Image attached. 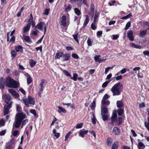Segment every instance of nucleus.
<instances>
[{"label": "nucleus", "instance_id": "52", "mask_svg": "<svg viewBox=\"0 0 149 149\" xmlns=\"http://www.w3.org/2000/svg\"><path fill=\"white\" fill-rule=\"evenodd\" d=\"M96 21H94V20H93V22L92 23L91 25V28H96Z\"/></svg>", "mask_w": 149, "mask_h": 149}, {"label": "nucleus", "instance_id": "53", "mask_svg": "<svg viewBox=\"0 0 149 149\" xmlns=\"http://www.w3.org/2000/svg\"><path fill=\"white\" fill-rule=\"evenodd\" d=\"M72 57L76 59H77L79 58L78 56L75 54H72Z\"/></svg>", "mask_w": 149, "mask_h": 149}, {"label": "nucleus", "instance_id": "49", "mask_svg": "<svg viewBox=\"0 0 149 149\" xmlns=\"http://www.w3.org/2000/svg\"><path fill=\"white\" fill-rule=\"evenodd\" d=\"M83 125V123H81L79 124H78L76 126V129L81 128L82 127Z\"/></svg>", "mask_w": 149, "mask_h": 149}, {"label": "nucleus", "instance_id": "6", "mask_svg": "<svg viewBox=\"0 0 149 149\" xmlns=\"http://www.w3.org/2000/svg\"><path fill=\"white\" fill-rule=\"evenodd\" d=\"M7 104L5 105L4 107V115H6L8 113L9 110L12 107V102Z\"/></svg>", "mask_w": 149, "mask_h": 149}, {"label": "nucleus", "instance_id": "8", "mask_svg": "<svg viewBox=\"0 0 149 149\" xmlns=\"http://www.w3.org/2000/svg\"><path fill=\"white\" fill-rule=\"evenodd\" d=\"M3 100L6 104H10V102H12L11 101H10L11 97L10 94L5 95L4 97Z\"/></svg>", "mask_w": 149, "mask_h": 149}, {"label": "nucleus", "instance_id": "4", "mask_svg": "<svg viewBox=\"0 0 149 149\" xmlns=\"http://www.w3.org/2000/svg\"><path fill=\"white\" fill-rule=\"evenodd\" d=\"M23 102L26 107H29V104L34 105L35 104V99L31 96H29L28 98L23 99L22 100Z\"/></svg>", "mask_w": 149, "mask_h": 149}, {"label": "nucleus", "instance_id": "24", "mask_svg": "<svg viewBox=\"0 0 149 149\" xmlns=\"http://www.w3.org/2000/svg\"><path fill=\"white\" fill-rule=\"evenodd\" d=\"M41 30L43 31L42 29H40ZM44 29V35L37 42V43L39 44V43H41L43 39V38L44 36V35L46 31V29Z\"/></svg>", "mask_w": 149, "mask_h": 149}, {"label": "nucleus", "instance_id": "33", "mask_svg": "<svg viewBox=\"0 0 149 149\" xmlns=\"http://www.w3.org/2000/svg\"><path fill=\"white\" fill-rule=\"evenodd\" d=\"M95 101L94 100L90 106V107L92 110H93L95 109Z\"/></svg>", "mask_w": 149, "mask_h": 149}, {"label": "nucleus", "instance_id": "64", "mask_svg": "<svg viewBox=\"0 0 149 149\" xmlns=\"http://www.w3.org/2000/svg\"><path fill=\"white\" fill-rule=\"evenodd\" d=\"M66 49L67 51H69L72 50L73 49L72 47L70 46H67L66 47Z\"/></svg>", "mask_w": 149, "mask_h": 149}, {"label": "nucleus", "instance_id": "56", "mask_svg": "<svg viewBox=\"0 0 149 149\" xmlns=\"http://www.w3.org/2000/svg\"><path fill=\"white\" fill-rule=\"evenodd\" d=\"M145 127L147 128V130L149 131V119L148 120V122L147 123L145 122L144 123Z\"/></svg>", "mask_w": 149, "mask_h": 149}, {"label": "nucleus", "instance_id": "23", "mask_svg": "<svg viewBox=\"0 0 149 149\" xmlns=\"http://www.w3.org/2000/svg\"><path fill=\"white\" fill-rule=\"evenodd\" d=\"M139 149H144L145 147V145L141 142H139L137 145Z\"/></svg>", "mask_w": 149, "mask_h": 149}, {"label": "nucleus", "instance_id": "28", "mask_svg": "<svg viewBox=\"0 0 149 149\" xmlns=\"http://www.w3.org/2000/svg\"><path fill=\"white\" fill-rule=\"evenodd\" d=\"M63 53V52H60L56 53V55L55 56V58H56L58 59H59L61 57H62Z\"/></svg>", "mask_w": 149, "mask_h": 149}, {"label": "nucleus", "instance_id": "46", "mask_svg": "<svg viewBox=\"0 0 149 149\" xmlns=\"http://www.w3.org/2000/svg\"><path fill=\"white\" fill-rule=\"evenodd\" d=\"M113 67H108L107 68H106L105 69V74H106L107 73L109 72V70H112L113 68Z\"/></svg>", "mask_w": 149, "mask_h": 149}, {"label": "nucleus", "instance_id": "45", "mask_svg": "<svg viewBox=\"0 0 149 149\" xmlns=\"http://www.w3.org/2000/svg\"><path fill=\"white\" fill-rule=\"evenodd\" d=\"M17 52L15 51H12L11 52V57L13 59L16 56Z\"/></svg>", "mask_w": 149, "mask_h": 149}, {"label": "nucleus", "instance_id": "31", "mask_svg": "<svg viewBox=\"0 0 149 149\" xmlns=\"http://www.w3.org/2000/svg\"><path fill=\"white\" fill-rule=\"evenodd\" d=\"M100 55H96L94 57V59L95 62H98L99 63H100L101 59L99 58L100 57Z\"/></svg>", "mask_w": 149, "mask_h": 149}, {"label": "nucleus", "instance_id": "44", "mask_svg": "<svg viewBox=\"0 0 149 149\" xmlns=\"http://www.w3.org/2000/svg\"><path fill=\"white\" fill-rule=\"evenodd\" d=\"M74 11L75 13L77 15L79 16L81 14V12L77 8H74Z\"/></svg>", "mask_w": 149, "mask_h": 149}, {"label": "nucleus", "instance_id": "27", "mask_svg": "<svg viewBox=\"0 0 149 149\" xmlns=\"http://www.w3.org/2000/svg\"><path fill=\"white\" fill-rule=\"evenodd\" d=\"M118 147V142L116 141L114 142L111 148V149H117Z\"/></svg>", "mask_w": 149, "mask_h": 149}, {"label": "nucleus", "instance_id": "60", "mask_svg": "<svg viewBox=\"0 0 149 149\" xmlns=\"http://www.w3.org/2000/svg\"><path fill=\"white\" fill-rule=\"evenodd\" d=\"M70 131L68 132L66 135L65 136V140H66L69 137L70 135Z\"/></svg>", "mask_w": 149, "mask_h": 149}, {"label": "nucleus", "instance_id": "59", "mask_svg": "<svg viewBox=\"0 0 149 149\" xmlns=\"http://www.w3.org/2000/svg\"><path fill=\"white\" fill-rule=\"evenodd\" d=\"M49 10V9H46L45 10L44 13H43V14L46 15H48Z\"/></svg>", "mask_w": 149, "mask_h": 149}, {"label": "nucleus", "instance_id": "37", "mask_svg": "<svg viewBox=\"0 0 149 149\" xmlns=\"http://www.w3.org/2000/svg\"><path fill=\"white\" fill-rule=\"evenodd\" d=\"M73 38L79 44V41L78 39V38L79 37L78 36V33H77L75 34H73Z\"/></svg>", "mask_w": 149, "mask_h": 149}, {"label": "nucleus", "instance_id": "32", "mask_svg": "<svg viewBox=\"0 0 149 149\" xmlns=\"http://www.w3.org/2000/svg\"><path fill=\"white\" fill-rule=\"evenodd\" d=\"M103 121L107 120H108V114H103L101 115Z\"/></svg>", "mask_w": 149, "mask_h": 149}, {"label": "nucleus", "instance_id": "17", "mask_svg": "<svg viewBox=\"0 0 149 149\" xmlns=\"http://www.w3.org/2000/svg\"><path fill=\"white\" fill-rule=\"evenodd\" d=\"M36 27L37 28H46L45 24L43 22H41L36 25Z\"/></svg>", "mask_w": 149, "mask_h": 149}, {"label": "nucleus", "instance_id": "20", "mask_svg": "<svg viewBox=\"0 0 149 149\" xmlns=\"http://www.w3.org/2000/svg\"><path fill=\"white\" fill-rule=\"evenodd\" d=\"M58 108L59 109V110H58V113H60L61 112L63 113H66L67 112V110L64 109H63L62 107L60 106H58Z\"/></svg>", "mask_w": 149, "mask_h": 149}, {"label": "nucleus", "instance_id": "58", "mask_svg": "<svg viewBox=\"0 0 149 149\" xmlns=\"http://www.w3.org/2000/svg\"><path fill=\"white\" fill-rule=\"evenodd\" d=\"M109 81H106L104 82L102 85V87L103 88L105 87L107 85Z\"/></svg>", "mask_w": 149, "mask_h": 149}, {"label": "nucleus", "instance_id": "62", "mask_svg": "<svg viewBox=\"0 0 149 149\" xmlns=\"http://www.w3.org/2000/svg\"><path fill=\"white\" fill-rule=\"evenodd\" d=\"M118 121L119 122L118 125H119L121 124L122 123V118L120 117H119L118 118Z\"/></svg>", "mask_w": 149, "mask_h": 149}, {"label": "nucleus", "instance_id": "9", "mask_svg": "<svg viewBox=\"0 0 149 149\" xmlns=\"http://www.w3.org/2000/svg\"><path fill=\"white\" fill-rule=\"evenodd\" d=\"M8 91L11 95L14 97L17 98L19 96V95L13 89H8Z\"/></svg>", "mask_w": 149, "mask_h": 149}, {"label": "nucleus", "instance_id": "18", "mask_svg": "<svg viewBox=\"0 0 149 149\" xmlns=\"http://www.w3.org/2000/svg\"><path fill=\"white\" fill-rule=\"evenodd\" d=\"M85 19L84 21V23L83 24V26L85 27L88 23L89 22V18L88 16L87 15H85Z\"/></svg>", "mask_w": 149, "mask_h": 149}, {"label": "nucleus", "instance_id": "1", "mask_svg": "<svg viewBox=\"0 0 149 149\" xmlns=\"http://www.w3.org/2000/svg\"><path fill=\"white\" fill-rule=\"evenodd\" d=\"M27 116L26 114L23 112H20L17 113L15 118V121L13 124L14 127L18 128L21 125V128H23V126L26 125L28 122V120L26 119Z\"/></svg>", "mask_w": 149, "mask_h": 149}, {"label": "nucleus", "instance_id": "61", "mask_svg": "<svg viewBox=\"0 0 149 149\" xmlns=\"http://www.w3.org/2000/svg\"><path fill=\"white\" fill-rule=\"evenodd\" d=\"M30 112L33 114L35 116L36 115V113L35 109H31L30 111Z\"/></svg>", "mask_w": 149, "mask_h": 149}, {"label": "nucleus", "instance_id": "2", "mask_svg": "<svg viewBox=\"0 0 149 149\" xmlns=\"http://www.w3.org/2000/svg\"><path fill=\"white\" fill-rule=\"evenodd\" d=\"M123 89V86L120 83L115 84L111 89L113 96L118 95H120Z\"/></svg>", "mask_w": 149, "mask_h": 149}, {"label": "nucleus", "instance_id": "13", "mask_svg": "<svg viewBox=\"0 0 149 149\" xmlns=\"http://www.w3.org/2000/svg\"><path fill=\"white\" fill-rule=\"evenodd\" d=\"M5 83V81L3 79V77L0 78V89H3L4 88V83Z\"/></svg>", "mask_w": 149, "mask_h": 149}, {"label": "nucleus", "instance_id": "11", "mask_svg": "<svg viewBox=\"0 0 149 149\" xmlns=\"http://www.w3.org/2000/svg\"><path fill=\"white\" fill-rule=\"evenodd\" d=\"M108 109L106 107L102 106L101 108V115L108 114Z\"/></svg>", "mask_w": 149, "mask_h": 149}, {"label": "nucleus", "instance_id": "34", "mask_svg": "<svg viewBox=\"0 0 149 149\" xmlns=\"http://www.w3.org/2000/svg\"><path fill=\"white\" fill-rule=\"evenodd\" d=\"M72 8V6L70 4H68L67 6H65V10L67 12H68L71 10Z\"/></svg>", "mask_w": 149, "mask_h": 149}, {"label": "nucleus", "instance_id": "48", "mask_svg": "<svg viewBox=\"0 0 149 149\" xmlns=\"http://www.w3.org/2000/svg\"><path fill=\"white\" fill-rule=\"evenodd\" d=\"M78 77V75L76 73H75L73 74V77H72V79L74 81H77V78Z\"/></svg>", "mask_w": 149, "mask_h": 149}, {"label": "nucleus", "instance_id": "30", "mask_svg": "<svg viewBox=\"0 0 149 149\" xmlns=\"http://www.w3.org/2000/svg\"><path fill=\"white\" fill-rule=\"evenodd\" d=\"M23 37L24 40L27 42L30 43V38L29 36H26L24 35H23Z\"/></svg>", "mask_w": 149, "mask_h": 149}, {"label": "nucleus", "instance_id": "14", "mask_svg": "<svg viewBox=\"0 0 149 149\" xmlns=\"http://www.w3.org/2000/svg\"><path fill=\"white\" fill-rule=\"evenodd\" d=\"M88 132V130H81L80 131L79 135L82 137H84L85 136V134H86Z\"/></svg>", "mask_w": 149, "mask_h": 149}, {"label": "nucleus", "instance_id": "55", "mask_svg": "<svg viewBox=\"0 0 149 149\" xmlns=\"http://www.w3.org/2000/svg\"><path fill=\"white\" fill-rule=\"evenodd\" d=\"M19 133V131L17 130L14 131L13 132V135L14 136H16Z\"/></svg>", "mask_w": 149, "mask_h": 149}, {"label": "nucleus", "instance_id": "63", "mask_svg": "<svg viewBox=\"0 0 149 149\" xmlns=\"http://www.w3.org/2000/svg\"><path fill=\"white\" fill-rule=\"evenodd\" d=\"M143 53L145 55L149 56V50L144 51L143 52Z\"/></svg>", "mask_w": 149, "mask_h": 149}, {"label": "nucleus", "instance_id": "57", "mask_svg": "<svg viewBox=\"0 0 149 149\" xmlns=\"http://www.w3.org/2000/svg\"><path fill=\"white\" fill-rule=\"evenodd\" d=\"M63 72L64 74L70 77L71 76L70 74L68 71L65 70H64L63 71Z\"/></svg>", "mask_w": 149, "mask_h": 149}, {"label": "nucleus", "instance_id": "50", "mask_svg": "<svg viewBox=\"0 0 149 149\" xmlns=\"http://www.w3.org/2000/svg\"><path fill=\"white\" fill-rule=\"evenodd\" d=\"M92 42L90 39V38H88L87 41V43L88 44V46H91Z\"/></svg>", "mask_w": 149, "mask_h": 149}, {"label": "nucleus", "instance_id": "21", "mask_svg": "<svg viewBox=\"0 0 149 149\" xmlns=\"http://www.w3.org/2000/svg\"><path fill=\"white\" fill-rule=\"evenodd\" d=\"M102 103L103 106H104L105 107H107L109 105L110 102L108 100L102 101Z\"/></svg>", "mask_w": 149, "mask_h": 149}, {"label": "nucleus", "instance_id": "35", "mask_svg": "<svg viewBox=\"0 0 149 149\" xmlns=\"http://www.w3.org/2000/svg\"><path fill=\"white\" fill-rule=\"evenodd\" d=\"M36 63V61H33V60H31L29 62L30 66L32 68L33 67L35 66Z\"/></svg>", "mask_w": 149, "mask_h": 149}, {"label": "nucleus", "instance_id": "43", "mask_svg": "<svg viewBox=\"0 0 149 149\" xmlns=\"http://www.w3.org/2000/svg\"><path fill=\"white\" fill-rule=\"evenodd\" d=\"M22 49V47L20 45H18V46H16L15 47V49L17 52H19Z\"/></svg>", "mask_w": 149, "mask_h": 149}, {"label": "nucleus", "instance_id": "36", "mask_svg": "<svg viewBox=\"0 0 149 149\" xmlns=\"http://www.w3.org/2000/svg\"><path fill=\"white\" fill-rule=\"evenodd\" d=\"M82 0H70L72 3H76L78 4L81 3Z\"/></svg>", "mask_w": 149, "mask_h": 149}, {"label": "nucleus", "instance_id": "42", "mask_svg": "<svg viewBox=\"0 0 149 149\" xmlns=\"http://www.w3.org/2000/svg\"><path fill=\"white\" fill-rule=\"evenodd\" d=\"M132 16V15L131 13H130L128 15H126L125 16L121 18L123 19H125L128 18H130Z\"/></svg>", "mask_w": 149, "mask_h": 149}, {"label": "nucleus", "instance_id": "19", "mask_svg": "<svg viewBox=\"0 0 149 149\" xmlns=\"http://www.w3.org/2000/svg\"><path fill=\"white\" fill-rule=\"evenodd\" d=\"M120 133L119 128L117 127H115L113 130V134H115L118 135Z\"/></svg>", "mask_w": 149, "mask_h": 149}, {"label": "nucleus", "instance_id": "15", "mask_svg": "<svg viewBox=\"0 0 149 149\" xmlns=\"http://www.w3.org/2000/svg\"><path fill=\"white\" fill-rule=\"evenodd\" d=\"M28 22H29V23L26 25V26H24V28H30L31 26V25L32 27H34L35 24L34 22H33V24L32 22H31V21L28 20Z\"/></svg>", "mask_w": 149, "mask_h": 149}, {"label": "nucleus", "instance_id": "29", "mask_svg": "<svg viewBox=\"0 0 149 149\" xmlns=\"http://www.w3.org/2000/svg\"><path fill=\"white\" fill-rule=\"evenodd\" d=\"M112 139L111 138H108L107 141V143L108 146H110L112 142Z\"/></svg>", "mask_w": 149, "mask_h": 149}, {"label": "nucleus", "instance_id": "39", "mask_svg": "<svg viewBox=\"0 0 149 149\" xmlns=\"http://www.w3.org/2000/svg\"><path fill=\"white\" fill-rule=\"evenodd\" d=\"M118 114L119 116H121L123 114L124 110L120 108L118 109Z\"/></svg>", "mask_w": 149, "mask_h": 149}, {"label": "nucleus", "instance_id": "3", "mask_svg": "<svg viewBox=\"0 0 149 149\" xmlns=\"http://www.w3.org/2000/svg\"><path fill=\"white\" fill-rule=\"evenodd\" d=\"M5 83L6 86L10 88H17L19 86L18 82L9 77L6 78Z\"/></svg>", "mask_w": 149, "mask_h": 149}, {"label": "nucleus", "instance_id": "12", "mask_svg": "<svg viewBox=\"0 0 149 149\" xmlns=\"http://www.w3.org/2000/svg\"><path fill=\"white\" fill-rule=\"evenodd\" d=\"M70 56L68 53H66L64 54L63 53L62 58L63 61H68L70 59Z\"/></svg>", "mask_w": 149, "mask_h": 149}, {"label": "nucleus", "instance_id": "16", "mask_svg": "<svg viewBox=\"0 0 149 149\" xmlns=\"http://www.w3.org/2000/svg\"><path fill=\"white\" fill-rule=\"evenodd\" d=\"M117 115L116 113H114V112H113L112 114V116L111 118V122L113 123L116 120L117 118Z\"/></svg>", "mask_w": 149, "mask_h": 149}, {"label": "nucleus", "instance_id": "41", "mask_svg": "<svg viewBox=\"0 0 149 149\" xmlns=\"http://www.w3.org/2000/svg\"><path fill=\"white\" fill-rule=\"evenodd\" d=\"M92 115L93 117L91 118V121L93 124H95L96 123V118L94 114L93 113H92Z\"/></svg>", "mask_w": 149, "mask_h": 149}, {"label": "nucleus", "instance_id": "26", "mask_svg": "<svg viewBox=\"0 0 149 149\" xmlns=\"http://www.w3.org/2000/svg\"><path fill=\"white\" fill-rule=\"evenodd\" d=\"M116 104L117 107L118 108H120L123 107V105L122 102L120 101H117L116 102Z\"/></svg>", "mask_w": 149, "mask_h": 149}, {"label": "nucleus", "instance_id": "38", "mask_svg": "<svg viewBox=\"0 0 149 149\" xmlns=\"http://www.w3.org/2000/svg\"><path fill=\"white\" fill-rule=\"evenodd\" d=\"M141 24L144 26V27H148L149 28V22H148L143 21L142 22Z\"/></svg>", "mask_w": 149, "mask_h": 149}, {"label": "nucleus", "instance_id": "22", "mask_svg": "<svg viewBox=\"0 0 149 149\" xmlns=\"http://www.w3.org/2000/svg\"><path fill=\"white\" fill-rule=\"evenodd\" d=\"M130 44L131 47L135 48L140 49L142 48L141 46L139 45H136L133 43H131Z\"/></svg>", "mask_w": 149, "mask_h": 149}, {"label": "nucleus", "instance_id": "25", "mask_svg": "<svg viewBox=\"0 0 149 149\" xmlns=\"http://www.w3.org/2000/svg\"><path fill=\"white\" fill-rule=\"evenodd\" d=\"M27 75L28 77L27 79V83L28 85H29L32 81V79L29 74L27 73Z\"/></svg>", "mask_w": 149, "mask_h": 149}, {"label": "nucleus", "instance_id": "5", "mask_svg": "<svg viewBox=\"0 0 149 149\" xmlns=\"http://www.w3.org/2000/svg\"><path fill=\"white\" fill-rule=\"evenodd\" d=\"M15 140L12 139L11 141L8 143L6 149H13L15 147Z\"/></svg>", "mask_w": 149, "mask_h": 149}, {"label": "nucleus", "instance_id": "10", "mask_svg": "<svg viewBox=\"0 0 149 149\" xmlns=\"http://www.w3.org/2000/svg\"><path fill=\"white\" fill-rule=\"evenodd\" d=\"M127 37L131 41H132L134 40L133 32L132 31H129L127 33Z\"/></svg>", "mask_w": 149, "mask_h": 149}, {"label": "nucleus", "instance_id": "54", "mask_svg": "<svg viewBox=\"0 0 149 149\" xmlns=\"http://www.w3.org/2000/svg\"><path fill=\"white\" fill-rule=\"evenodd\" d=\"M113 39L114 40H117L119 37V35H113L112 36Z\"/></svg>", "mask_w": 149, "mask_h": 149}, {"label": "nucleus", "instance_id": "47", "mask_svg": "<svg viewBox=\"0 0 149 149\" xmlns=\"http://www.w3.org/2000/svg\"><path fill=\"white\" fill-rule=\"evenodd\" d=\"M109 96L107 94H105L102 100V101L108 100L107 99L109 98Z\"/></svg>", "mask_w": 149, "mask_h": 149}, {"label": "nucleus", "instance_id": "40", "mask_svg": "<svg viewBox=\"0 0 149 149\" xmlns=\"http://www.w3.org/2000/svg\"><path fill=\"white\" fill-rule=\"evenodd\" d=\"M146 33V31L145 30H143L140 32L139 36L141 37H143Z\"/></svg>", "mask_w": 149, "mask_h": 149}, {"label": "nucleus", "instance_id": "51", "mask_svg": "<svg viewBox=\"0 0 149 149\" xmlns=\"http://www.w3.org/2000/svg\"><path fill=\"white\" fill-rule=\"evenodd\" d=\"M99 16V13H96V12L95 13V15L94 18V21H97V18Z\"/></svg>", "mask_w": 149, "mask_h": 149}, {"label": "nucleus", "instance_id": "7", "mask_svg": "<svg viewBox=\"0 0 149 149\" xmlns=\"http://www.w3.org/2000/svg\"><path fill=\"white\" fill-rule=\"evenodd\" d=\"M66 16L64 15L62 16L61 18L60 19L61 25L63 26L64 27H65L68 25L69 22H68L66 23Z\"/></svg>", "mask_w": 149, "mask_h": 149}]
</instances>
